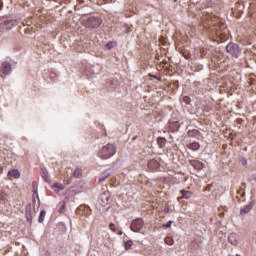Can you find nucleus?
Returning a JSON list of instances; mask_svg holds the SVG:
<instances>
[{
	"mask_svg": "<svg viewBox=\"0 0 256 256\" xmlns=\"http://www.w3.org/2000/svg\"><path fill=\"white\" fill-rule=\"evenodd\" d=\"M202 27L210 39H221V41H227L229 39V29L225 25L223 19L213 15L206 14L202 18Z\"/></svg>",
	"mask_w": 256,
	"mask_h": 256,
	"instance_id": "obj_1",
	"label": "nucleus"
},
{
	"mask_svg": "<svg viewBox=\"0 0 256 256\" xmlns=\"http://www.w3.org/2000/svg\"><path fill=\"white\" fill-rule=\"evenodd\" d=\"M115 153H117V147L114 144L108 143L99 150L98 157L100 159H111Z\"/></svg>",
	"mask_w": 256,
	"mask_h": 256,
	"instance_id": "obj_2",
	"label": "nucleus"
},
{
	"mask_svg": "<svg viewBox=\"0 0 256 256\" xmlns=\"http://www.w3.org/2000/svg\"><path fill=\"white\" fill-rule=\"evenodd\" d=\"M101 23H103V19H101V17L90 16L85 20L84 25L88 29H97V27H101Z\"/></svg>",
	"mask_w": 256,
	"mask_h": 256,
	"instance_id": "obj_3",
	"label": "nucleus"
},
{
	"mask_svg": "<svg viewBox=\"0 0 256 256\" xmlns=\"http://www.w3.org/2000/svg\"><path fill=\"white\" fill-rule=\"evenodd\" d=\"M145 222L141 218L135 219L130 226L131 231L134 233H141V229H143Z\"/></svg>",
	"mask_w": 256,
	"mask_h": 256,
	"instance_id": "obj_4",
	"label": "nucleus"
},
{
	"mask_svg": "<svg viewBox=\"0 0 256 256\" xmlns=\"http://www.w3.org/2000/svg\"><path fill=\"white\" fill-rule=\"evenodd\" d=\"M11 71V63L3 62L0 67V77H2V79H5L7 75H11Z\"/></svg>",
	"mask_w": 256,
	"mask_h": 256,
	"instance_id": "obj_5",
	"label": "nucleus"
},
{
	"mask_svg": "<svg viewBox=\"0 0 256 256\" xmlns=\"http://www.w3.org/2000/svg\"><path fill=\"white\" fill-rule=\"evenodd\" d=\"M226 51L232 57H239V46L237 44L230 43L226 46Z\"/></svg>",
	"mask_w": 256,
	"mask_h": 256,
	"instance_id": "obj_6",
	"label": "nucleus"
},
{
	"mask_svg": "<svg viewBox=\"0 0 256 256\" xmlns=\"http://www.w3.org/2000/svg\"><path fill=\"white\" fill-rule=\"evenodd\" d=\"M245 9V5L243 2H236L235 7L232 8L233 14L236 15V17H241V13H243V10Z\"/></svg>",
	"mask_w": 256,
	"mask_h": 256,
	"instance_id": "obj_7",
	"label": "nucleus"
},
{
	"mask_svg": "<svg viewBox=\"0 0 256 256\" xmlns=\"http://www.w3.org/2000/svg\"><path fill=\"white\" fill-rule=\"evenodd\" d=\"M255 207V201H250L246 206L240 209V215H247Z\"/></svg>",
	"mask_w": 256,
	"mask_h": 256,
	"instance_id": "obj_8",
	"label": "nucleus"
},
{
	"mask_svg": "<svg viewBox=\"0 0 256 256\" xmlns=\"http://www.w3.org/2000/svg\"><path fill=\"white\" fill-rule=\"evenodd\" d=\"M17 25V22L15 20H6L1 24V27L3 29H6V31H9V29H13Z\"/></svg>",
	"mask_w": 256,
	"mask_h": 256,
	"instance_id": "obj_9",
	"label": "nucleus"
},
{
	"mask_svg": "<svg viewBox=\"0 0 256 256\" xmlns=\"http://www.w3.org/2000/svg\"><path fill=\"white\" fill-rule=\"evenodd\" d=\"M7 177L10 181H13V179H19V177H21V173H19V170L17 169H12L8 172Z\"/></svg>",
	"mask_w": 256,
	"mask_h": 256,
	"instance_id": "obj_10",
	"label": "nucleus"
},
{
	"mask_svg": "<svg viewBox=\"0 0 256 256\" xmlns=\"http://www.w3.org/2000/svg\"><path fill=\"white\" fill-rule=\"evenodd\" d=\"M228 241L231 243V245H237L239 243V235H237V233H231L228 236Z\"/></svg>",
	"mask_w": 256,
	"mask_h": 256,
	"instance_id": "obj_11",
	"label": "nucleus"
},
{
	"mask_svg": "<svg viewBox=\"0 0 256 256\" xmlns=\"http://www.w3.org/2000/svg\"><path fill=\"white\" fill-rule=\"evenodd\" d=\"M251 82H249V85L247 86V91L250 93H256V76L255 78H251Z\"/></svg>",
	"mask_w": 256,
	"mask_h": 256,
	"instance_id": "obj_12",
	"label": "nucleus"
},
{
	"mask_svg": "<svg viewBox=\"0 0 256 256\" xmlns=\"http://www.w3.org/2000/svg\"><path fill=\"white\" fill-rule=\"evenodd\" d=\"M159 167V162L155 159H152L148 162V169L150 171H155Z\"/></svg>",
	"mask_w": 256,
	"mask_h": 256,
	"instance_id": "obj_13",
	"label": "nucleus"
},
{
	"mask_svg": "<svg viewBox=\"0 0 256 256\" xmlns=\"http://www.w3.org/2000/svg\"><path fill=\"white\" fill-rule=\"evenodd\" d=\"M181 197H178L179 199H191V195H193V192L191 191H185V190H181Z\"/></svg>",
	"mask_w": 256,
	"mask_h": 256,
	"instance_id": "obj_14",
	"label": "nucleus"
},
{
	"mask_svg": "<svg viewBox=\"0 0 256 256\" xmlns=\"http://www.w3.org/2000/svg\"><path fill=\"white\" fill-rule=\"evenodd\" d=\"M188 149H191V151H199L201 144H199V142H192L188 145Z\"/></svg>",
	"mask_w": 256,
	"mask_h": 256,
	"instance_id": "obj_15",
	"label": "nucleus"
},
{
	"mask_svg": "<svg viewBox=\"0 0 256 256\" xmlns=\"http://www.w3.org/2000/svg\"><path fill=\"white\" fill-rule=\"evenodd\" d=\"M188 137H195V138H199L201 136V133L199 132V130L197 129H193V130H189L187 132Z\"/></svg>",
	"mask_w": 256,
	"mask_h": 256,
	"instance_id": "obj_16",
	"label": "nucleus"
},
{
	"mask_svg": "<svg viewBox=\"0 0 256 256\" xmlns=\"http://www.w3.org/2000/svg\"><path fill=\"white\" fill-rule=\"evenodd\" d=\"M52 189L56 193H59V191H63V189H65V186L61 183H55L54 185H52Z\"/></svg>",
	"mask_w": 256,
	"mask_h": 256,
	"instance_id": "obj_17",
	"label": "nucleus"
},
{
	"mask_svg": "<svg viewBox=\"0 0 256 256\" xmlns=\"http://www.w3.org/2000/svg\"><path fill=\"white\" fill-rule=\"evenodd\" d=\"M191 165L194 169H203V163L202 162H199L197 160H193L191 162Z\"/></svg>",
	"mask_w": 256,
	"mask_h": 256,
	"instance_id": "obj_18",
	"label": "nucleus"
},
{
	"mask_svg": "<svg viewBox=\"0 0 256 256\" xmlns=\"http://www.w3.org/2000/svg\"><path fill=\"white\" fill-rule=\"evenodd\" d=\"M41 175L46 183H51V177H49V172H47V170H42Z\"/></svg>",
	"mask_w": 256,
	"mask_h": 256,
	"instance_id": "obj_19",
	"label": "nucleus"
},
{
	"mask_svg": "<svg viewBox=\"0 0 256 256\" xmlns=\"http://www.w3.org/2000/svg\"><path fill=\"white\" fill-rule=\"evenodd\" d=\"M0 203L2 205H5V203H7V194L2 191H0Z\"/></svg>",
	"mask_w": 256,
	"mask_h": 256,
	"instance_id": "obj_20",
	"label": "nucleus"
},
{
	"mask_svg": "<svg viewBox=\"0 0 256 256\" xmlns=\"http://www.w3.org/2000/svg\"><path fill=\"white\" fill-rule=\"evenodd\" d=\"M157 143H158L160 149H163L165 147L166 140H165V138H158Z\"/></svg>",
	"mask_w": 256,
	"mask_h": 256,
	"instance_id": "obj_21",
	"label": "nucleus"
},
{
	"mask_svg": "<svg viewBox=\"0 0 256 256\" xmlns=\"http://www.w3.org/2000/svg\"><path fill=\"white\" fill-rule=\"evenodd\" d=\"M45 215H47V212L45 210L40 211V216H39V223H43L45 221Z\"/></svg>",
	"mask_w": 256,
	"mask_h": 256,
	"instance_id": "obj_22",
	"label": "nucleus"
},
{
	"mask_svg": "<svg viewBox=\"0 0 256 256\" xmlns=\"http://www.w3.org/2000/svg\"><path fill=\"white\" fill-rule=\"evenodd\" d=\"M74 177L79 178L83 175V171L79 168H76L73 172Z\"/></svg>",
	"mask_w": 256,
	"mask_h": 256,
	"instance_id": "obj_23",
	"label": "nucleus"
},
{
	"mask_svg": "<svg viewBox=\"0 0 256 256\" xmlns=\"http://www.w3.org/2000/svg\"><path fill=\"white\" fill-rule=\"evenodd\" d=\"M164 241L166 245H173V243H175V241L173 240V237L171 236H167Z\"/></svg>",
	"mask_w": 256,
	"mask_h": 256,
	"instance_id": "obj_24",
	"label": "nucleus"
},
{
	"mask_svg": "<svg viewBox=\"0 0 256 256\" xmlns=\"http://www.w3.org/2000/svg\"><path fill=\"white\" fill-rule=\"evenodd\" d=\"M124 247L126 249V251H128V249H131V247H133V241L128 240L124 243Z\"/></svg>",
	"mask_w": 256,
	"mask_h": 256,
	"instance_id": "obj_25",
	"label": "nucleus"
},
{
	"mask_svg": "<svg viewBox=\"0 0 256 256\" xmlns=\"http://www.w3.org/2000/svg\"><path fill=\"white\" fill-rule=\"evenodd\" d=\"M109 229H110L111 231H113V233H117V228L115 227V224L110 223V224H109Z\"/></svg>",
	"mask_w": 256,
	"mask_h": 256,
	"instance_id": "obj_26",
	"label": "nucleus"
},
{
	"mask_svg": "<svg viewBox=\"0 0 256 256\" xmlns=\"http://www.w3.org/2000/svg\"><path fill=\"white\" fill-rule=\"evenodd\" d=\"M183 101L186 103V105H189V103H191V98L189 96H184Z\"/></svg>",
	"mask_w": 256,
	"mask_h": 256,
	"instance_id": "obj_27",
	"label": "nucleus"
},
{
	"mask_svg": "<svg viewBox=\"0 0 256 256\" xmlns=\"http://www.w3.org/2000/svg\"><path fill=\"white\" fill-rule=\"evenodd\" d=\"M172 223H173V222L170 221L168 224H166V225L164 224V225H163V228H164V229H171Z\"/></svg>",
	"mask_w": 256,
	"mask_h": 256,
	"instance_id": "obj_28",
	"label": "nucleus"
},
{
	"mask_svg": "<svg viewBox=\"0 0 256 256\" xmlns=\"http://www.w3.org/2000/svg\"><path fill=\"white\" fill-rule=\"evenodd\" d=\"M240 163H241V165H244V166L247 165V159L241 158Z\"/></svg>",
	"mask_w": 256,
	"mask_h": 256,
	"instance_id": "obj_29",
	"label": "nucleus"
},
{
	"mask_svg": "<svg viewBox=\"0 0 256 256\" xmlns=\"http://www.w3.org/2000/svg\"><path fill=\"white\" fill-rule=\"evenodd\" d=\"M65 211V204H63L59 209L58 212L59 213H63Z\"/></svg>",
	"mask_w": 256,
	"mask_h": 256,
	"instance_id": "obj_30",
	"label": "nucleus"
},
{
	"mask_svg": "<svg viewBox=\"0 0 256 256\" xmlns=\"http://www.w3.org/2000/svg\"><path fill=\"white\" fill-rule=\"evenodd\" d=\"M115 0H102V3L100 5H103V3H113Z\"/></svg>",
	"mask_w": 256,
	"mask_h": 256,
	"instance_id": "obj_31",
	"label": "nucleus"
},
{
	"mask_svg": "<svg viewBox=\"0 0 256 256\" xmlns=\"http://www.w3.org/2000/svg\"><path fill=\"white\" fill-rule=\"evenodd\" d=\"M106 47H108V49H111L112 47H113V43H108L107 45H106Z\"/></svg>",
	"mask_w": 256,
	"mask_h": 256,
	"instance_id": "obj_32",
	"label": "nucleus"
},
{
	"mask_svg": "<svg viewBox=\"0 0 256 256\" xmlns=\"http://www.w3.org/2000/svg\"><path fill=\"white\" fill-rule=\"evenodd\" d=\"M48 1H54L55 3H61L63 1H65V0H48Z\"/></svg>",
	"mask_w": 256,
	"mask_h": 256,
	"instance_id": "obj_33",
	"label": "nucleus"
},
{
	"mask_svg": "<svg viewBox=\"0 0 256 256\" xmlns=\"http://www.w3.org/2000/svg\"><path fill=\"white\" fill-rule=\"evenodd\" d=\"M102 199H105V200H106V204H107V202L109 201V197H107V196H105V195L102 196Z\"/></svg>",
	"mask_w": 256,
	"mask_h": 256,
	"instance_id": "obj_34",
	"label": "nucleus"
},
{
	"mask_svg": "<svg viewBox=\"0 0 256 256\" xmlns=\"http://www.w3.org/2000/svg\"><path fill=\"white\" fill-rule=\"evenodd\" d=\"M185 59H189L191 57L190 54L184 55Z\"/></svg>",
	"mask_w": 256,
	"mask_h": 256,
	"instance_id": "obj_35",
	"label": "nucleus"
},
{
	"mask_svg": "<svg viewBox=\"0 0 256 256\" xmlns=\"http://www.w3.org/2000/svg\"><path fill=\"white\" fill-rule=\"evenodd\" d=\"M3 7V0H0V9Z\"/></svg>",
	"mask_w": 256,
	"mask_h": 256,
	"instance_id": "obj_36",
	"label": "nucleus"
},
{
	"mask_svg": "<svg viewBox=\"0 0 256 256\" xmlns=\"http://www.w3.org/2000/svg\"><path fill=\"white\" fill-rule=\"evenodd\" d=\"M0 173H3V168L0 166Z\"/></svg>",
	"mask_w": 256,
	"mask_h": 256,
	"instance_id": "obj_37",
	"label": "nucleus"
},
{
	"mask_svg": "<svg viewBox=\"0 0 256 256\" xmlns=\"http://www.w3.org/2000/svg\"><path fill=\"white\" fill-rule=\"evenodd\" d=\"M119 235H123V233L120 231V232H119Z\"/></svg>",
	"mask_w": 256,
	"mask_h": 256,
	"instance_id": "obj_38",
	"label": "nucleus"
},
{
	"mask_svg": "<svg viewBox=\"0 0 256 256\" xmlns=\"http://www.w3.org/2000/svg\"><path fill=\"white\" fill-rule=\"evenodd\" d=\"M102 206L105 207V203H103Z\"/></svg>",
	"mask_w": 256,
	"mask_h": 256,
	"instance_id": "obj_39",
	"label": "nucleus"
},
{
	"mask_svg": "<svg viewBox=\"0 0 256 256\" xmlns=\"http://www.w3.org/2000/svg\"><path fill=\"white\" fill-rule=\"evenodd\" d=\"M107 177H109V175H107V176L105 177V179H107Z\"/></svg>",
	"mask_w": 256,
	"mask_h": 256,
	"instance_id": "obj_40",
	"label": "nucleus"
},
{
	"mask_svg": "<svg viewBox=\"0 0 256 256\" xmlns=\"http://www.w3.org/2000/svg\"><path fill=\"white\" fill-rule=\"evenodd\" d=\"M105 179V178H104ZM104 179H100V181H104Z\"/></svg>",
	"mask_w": 256,
	"mask_h": 256,
	"instance_id": "obj_41",
	"label": "nucleus"
},
{
	"mask_svg": "<svg viewBox=\"0 0 256 256\" xmlns=\"http://www.w3.org/2000/svg\"><path fill=\"white\" fill-rule=\"evenodd\" d=\"M175 3H177V0H174Z\"/></svg>",
	"mask_w": 256,
	"mask_h": 256,
	"instance_id": "obj_42",
	"label": "nucleus"
}]
</instances>
